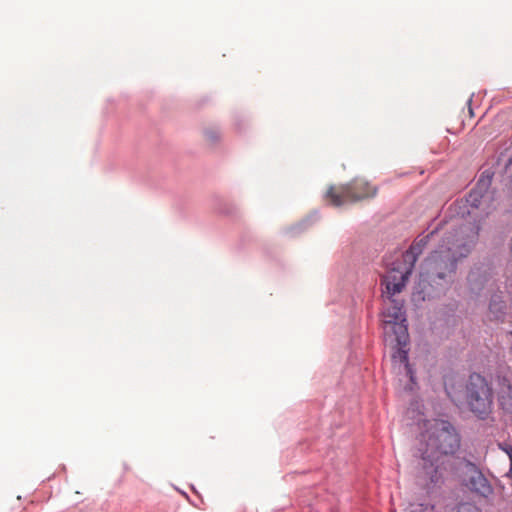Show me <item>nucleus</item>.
<instances>
[{
    "label": "nucleus",
    "instance_id": "nucleus-7",
    "mask_svg": "<svg viewBox=\"0 0 512 512\" xmlns=\"http://www.w3.org/2000/svg\"><path fill=\"white\" fill-rule=\"evenodd\" d=\"M461 478L462 484L473 493L488 497L493 492L492 486L487 478L478 467L471 462H467L464 465Z\"/></svg>",
    "mask_w": 512,
    "mask_h": 512
},
{
    "label": "nucleus",
    "instance_id": "nucleus-6",
    "mask_svg": "<svg viewBox=\"0 0 512 512\" xmlns=\"http://www.w3.org/2000/svg\"><path fill=\"white\" fill-rule=\"evenodd\" d=\"M413 269L414 267L405 262L402 258L399 262L394 264L382 278L381 284L385 287L383 296L385 298H391L397 293H400L406 286Z\"/></svg>",
    "mask_w": 512,
    "mask_h": 512
},
{
    "label": "nucleus",
    "instance_id": "nucleus-16",
    "mask_svg": "<svg viewBox=\"0 0 512 512\" xmlns=\"http://www.w3.org/2000/svg\"><path fill=\"white\" fill-rule=\"evenodd\" d=\"M502 308H503V306H502V305H500L499 307H496V309H497L498 311H502Z\"/></svg>",
    "mask_w": 512,
    "mask_h": 512
},
{
    "label": "nucleus",
    "instance_id": "nucleus-9",
    "mask_svg": "<svg viewBox=\"0 0 512 512\" xmlns=\"http://www.w3.org/2000/svg\"><path fill=\"white\" fill-rule=\"evenodd\" d=\"M497 401L501 410L512 414V384L506 377L498 380Z\"/></svg>",
    "mask_w": 512,
    "mask_h": 512
},
{
    "label": "nucleus",
    "instance_id": "nucleus-12",
    "mask_svg": "<svg viewBox=\"0 0 512 512\" xmlns=\"http://www.w3.org/2000/svg\"><path fill=\"white\" fill-rule=\"evenodd\" d=\"M456 512H481L476 506L470 503L460 504Z\"/></svg>",
    "mask_w": 512,
    "mask_h": 512
},
{
    "label": "nucleus",
    "instance_id": "nucleus-15",
    "mask_svg": "<svg viewBox=\"0 0 512 512\" xmlns=\"http://www.w3.org/2000/svg\"><path fill=\"white\" fill-rule=\"evenodd\" d=\"M494 306L496 307L497 305L496 304H490L489 305L490 310H492Z\"/></svg>",
    "mask_w": 512,
    "mask_h": 512
},
{
    "label": "nucleus",
    "instance_id": "nucleus-4",
    "mask_svg": "<svg viewBox=\"0 0 512 512\" xmlns=\"http://www.w3.org/2000/svg\"><path fill=\"white\" fill-rule=\"evenodd\" d=\"M389 301V306L385 307L382 315L384 322L387 325H392L393 332L395 334V340L397 342V352L393 355L394 358H399L402 363H405L407 372L411 374L408 364V351L405 347L408 343V331L407 326L404 325L406 319L404 318L403 303L391 298H386Z\"/></svg>",
    "mask_w": 512,
    "mask_h": 512
},
{
    "label": "nucleus",
    "instance_id": "nucleus-2",
    "mask_svg": "<svg viewBox=\"0 0 512 512\" xmlns=\"http://www.w3.org/2000/svg\"><path fill=\"white\" fill-rule=\"evenodd\" d=\"M426 430L421 434V471L419 478L426 483L437 484L442 478L441 459L454 454L459 448V437L453 426L443 420L425 423Z\"/></svg>",
    "mask_w": 512,
    "mask_h": 512
},
{
    "label": "nucleus",
    "instance_id": "nucleus-17",
    "mask_svg": "<svg viewBox=\"0 0 512 512\" xmlns=\"http://www.w3.org/2000/svg\"><path fill=\"white\" fill-rule=\"evenodd\" d=\"M509 335L512 336V331L509 332ZM511 351H512V344H511V347H510Z\"/></svg>",
    "mask_w": 512,
    "mask_h": 512
},
{
    "label": "nucleus",
    "instance_id": "nucleus-13",
    "mask_svg": "<svg viewBox=\"0 0 512 512\" xmlns=\"http://www.w3.org/2000/svg\"><path fill=\"white\" fill-rule=\"evenodd\" d=\"M433 510L434 507L431 505L419 504L413 509L412 512H433Z\"/></svg>",
    "mask_w": 512,
    "mask_h": 512
},
{
    "label": "nucleus",
    "instance_id": "nucleus-10",
    "mask_svg": "<svg viewBox=\"0 0 512 512\" xmlns=\"http://www.w3.org/2000/svg\"><path fill=\"white\" fill-rule=\"evenodd\" d=\"M204 138L209 145H214L220 141L221 134L216 128H207L204 130Z\"/></svg>",
    "mask_w": 512,
    "mask_h": 512
},
{
    "label": "nucleus",
    "instance_id": "nucleus-1",
    "mask_svg": "<svg viewBox=\"0 0 512 512\" xmlns=\"http://www.w3.org/2000/svg\"><path fill=\"white\" fill-rule=\"evenodd\" d=\"M466 202L469 206L467 214L474 223H463L442 233L437 248L424 261L425 271L432 281L452 278L458 261L470 254L478 239L479 223L496 209L494 194L488 190L485 181L478 182Z\"/></svg>",
    "mask_w": 512,
    "mask_h": 512
},
{
    "label": "nucleus",
    "instance_id": "nucleus-5",
    "mask_svg": "<svg viewBox=\"0 0 512 512\" xmlns=\"http://www.w3.org/2000/svg\"><path fill=\"white\" fill-rule=\"evenodd\" d=\"M377 188L363 179H354L346 185L331 186L325 194V199L333 206L354 203L376 195Z\"/></svg>",
    "mask_w": 512,
    "mask_h": 512
},
{
    "label": "nucleus",
    "instance_id": "nucleus-3",
    "mask_svg": "<svg viewBox=\"0 0 512 512\" xmlns=\"http://www.w3.org/2000/svg\"><path fill=\"white\" fill-rule=\"evenodd\" d=\"M493 389L480 374L469 376L465 386L464 399L469 411L481 420H485L493 411Z\"/></svg>",
    "mask_w": 512,
    "mask_h": 512
},
{
    "label": "nucleus",
    "instance_id": "nucleus-14",
    "mask_svg": "<svg viewBox=\"0 0 512 512\" xmlns=\"http://www.w3.org/2000/svg\"><path fill=\"white\" fill-rule=\"evenodd\" d=\"M475 279V273H472L470 276H469V280L472 282L474 281Z\"/></svg>",
    "mask_w": 512,
    "mask_h": 512
},
{
    "label": "nucleus",
    "instance_id": "nucleus-8",
    "mask_svg": "<svg viewBox=\"0 0 512 512\" xmlns=\"http://www.w3.org/2000/svg\"><path fill=\"white\" fill-rule=\"evenodd\" d=\"M439 232L440 231L436 229L427 234L426 236L415 240L410 246V248L401 255V258L405 262L409 263L411 266L414 267L415 263L418 260V257L422 254L423 250L425 249L429 241L437 237L439 235Z\"/></svg>",
    "mask_w": 512,
    "mask_h": 512
},
{
    "label": "nucleus",
    "instance_id": "nucleus-11",
    "mask_svg": "<svg viewBox=\"0 0 512 512\" xmlns=\"http://www.w3.org/2000/svg\"><path fill=\"white\" fill-rule=\"evenodd\" d=\"M498 447L508 455L510 460V473H512V446L508 443L503 442L499 443Z\"/></svg>",
    "mask_w": 512,
    "mask_h": 512
}]
</instances>
